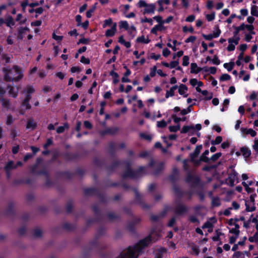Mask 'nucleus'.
<instances>
[{"instance_id": "f257e3e1", "label": "nucleus", "mask_w": 258, "mask_h": 258, "mask_svg": "<svg viewBox=\"0 0 258 258\" xmlns=\"http://www.w3.org/2000/svg\"><path fill=\"white\" fill-rule=\"evenodd\" d=\"M156 235V231L153 230L149 237L140 241L134 246H130L126 250L122 251L117 258H138L142 252V250L147 246L151 241L157 239L154 237Z\"/></svg>"}, {"instance_id": "f03ea898", "label": "nucleus", "mask_w": 258, "mask_h": 258, "mask_svg": "<svg viewBox=\"0 0 258 258\" xmlns=\"http://www.w3.org/2000/svg\"><path fill=\"white\" fill-rule=\"evenodd\" d=\"M4 72V78L7 81H18L23 77L22 71L17 66H14L12 69L5 68L3 69Z\"/></svg>"}, {"instance_id": "7ed1b4c3", "label": "nucleus", "mask_w": 258, "mask_h": 258, "mask_svg": "<svg viewBox=\"0 0 258 258\" xmlns=\"http://www.w3.org/2000/svg\"><path fill=\"white\" fill-rule=\"evenodd\" d=\"M35 92L34 88L31 85H28L25 88L23 92L26 93V96L24 100L22 103V106L25 107V108L27 109H30L31 108V105L29 104V102L31 98V96L30 94L33 93Z\"/></svg>"}, {"instance_id": "20e7f679", "label": "nucleus", "mask_w": 258, "mask_h": 258, "mask_svg": "<svg viewBox=\"0 0 258 258\" xmlns=\"http://www.w3.org/2000/svg\"><path fill=\"white\" fill-rule=\"evenodd\" d=\"M239 40V37H233L228 39L229 45L227 47V50L228 51H233L235 48V45L238 44Z\"/></svg>"}, {"instance_id": "39448f33", "label": "nucleus", "mask_w": 258, "mask_h": 258, "mask_svg": "<svg viewBox=\"0 0 258 258\" xmlns=\"http://www.w3.org/2000/svg\"><path fill=\"white\" fill-rule=\"evenodd\" d=\"M216 222L217 220L215 217H211L203 225L202 228H208V232H211L213 231L214 224L216 223Z\"/></svg>"}, {"instance_id": "423d86ee", "label": "nucleus", "mask_w": 258, "mask_h": 258, "mask_svg": "<svg viewBox=\"0 0 258 258\" xmlns=\"http://www.w3.org/2000/svg\"><path fill=\"white\" fill-rule=\"evenodd\" d=\"M227 182L230 185L233 186L235 182H238V173L235 171H232L229 174Z\"/></svg>"}, {"instance_id": "0eeeda50", "label": "nucleus", "mask_w": 258, "mask_h": 258, "mask_svg": "<svg viewBox=\"0 0 258 258\" xmlns=\"http://www.w3.org/2000/svg\"><path fill=\"white\" fill-rule=\"evenodd\" d=\"M8 93L10 96L16 98L18 94L19 88L16 86H8Z\"/></svg>"}, {"instance_id": "6e6552de", "label": "nucleus", "mask_w": 258, "mask_h": 258, "mask_svg": "<svg viewBox=\"0 0 258 258\" xmlns=\"http://www.w3.org/2000/svg\"><path fill=\"white\" fill-rule=\"evenodd\" d=\"M240 131L243 135H250L252 137H254L256 135V132L251 128L242 127L240 129Z\"/></svg>"}, {"instance_id": "1a4fd4ad", "label": "nucleus", "mask_w": 258, "mask_h": 258, "mask_svg": "<svg viewBox=\"0 0 258 258\" xmlns=\"http://www.w3.org/2000/svg\"><path fill=\"white\" fill-rule=\"evenodd\" d=\"M116 23H113L111 29L106 30L105 33V36L107 37L113 36L116 31Z\"/></svg>"}, {"instance_id": "9d476101", "label": "nucleus", "mask_w": 258, "mask_h": 258, "mask_svg": "<svg viewBox=\"0 0 258 258\" xmlns=\"http://www.w3.org/2000/svg\"><path fill=\"white\" fill-rule=\"evenodd\" d=\"M187 88L184 84H181L178 88V93L180 95H182L183 97H187L188 94H187Z\"/></svg>"}, {"instance_id": "9b49d317", "label": "nucleus", "mask_w": 258, "mask_h": 258, "mask_svg": "<svg viewBox=\"0 0 258 258\" xmlns=\"http://www.w3.org/2000/svg\"><path fill=\"white\" fill-rule=\"evenodd\" d=\"M155 9V6L154 4H147L144 10V13H152L154 14Z\"/></svg>"}, {"instance_id": "f8f14e48", "label": "nucleus", "mask_w": 258, "mask_h": 258, "mask_svg": "<svg viewBox=\"0 0 258 258\" xmlns=\"http://www.w3.org/2000/svg\"><path fill=\"white\" fill-rule=\"evenodd\" d=\"M240 151L242 155L245 158L249 157L251 155L250 150L247 147H242Z\"/></svg>"}, {"instance_id": "ddd939ff", "label": "nucleus", "mask_w": 258, "mask_h": 258, "mask_svg": "<svg viewBox=\"0 0 258 258\" xmlns=\"http://www.w3.org/2000/svg\"><path fill=\"white\" fill-rule=\"evenodd\" d=\"M164 29L163 24H158L155 25L151 30L152 33L157 34L158 31H162Z\"/></svg>"}, {"instance_id": "4468645a", "label": "nucleus", "mask_w": 258, "mask_h": 258, "mask_svg": "<svg viewBox=\"0 0 258 258\" xmlns=\"http://www.w3.org/2000/svg\"><path fill=\"white\" fill-rule=\"evenodd\" d=\"M177 88V86L175 85L174 86L172 87L169 90H167L166 93L165 97L166 98H168L169 97L173 96L174 95V91Z\"/></svg>"}, {"instance_id": "2eb2a0df", "label": "nucleus", "mask_w": 258, "mask_h": 258, "mask_svg": "<svg viewBox=\"0 0 258 258\" xmlns=\"http://www.w3.org/2000/svg\"><path fill=\"white\" fill-rule=\"evenodd\" d=\"M190 67H191V70H190L191 73L197 74V73H199L200 72H201V68L198 67L197 63H191Z\"/></svg>"}, {"instance_id": "dca6fc26", "label": "nucleus", "mask_w": 258, "mask_h": 258, "mask_svg": "<svg viewBox=\"0 0 258 258\" xmlns=\"http://www.w3.org/2000/svg\"><path fill=\"white\" fill-rule=\"evenodd\" d=\"M195 130V127L194 125H185L183 126L182 130L180 132L182 134H185L186 133H189L190 130Z\"/></svg>"}, {"instance_id": "f3484780", "label": "nucleus", "mask_w": 258, "mask_h": 258, "mask_svg": "<svg viewBox=\"0 0 258 258\" xmlns=\"http://www.w3.org/2000/svg\"><path fill=\"white\" fill-rule=\"evenodd\" d=\"M110 75L113 78V83L114 84H116L117 83H118L119 75L117 73H116L114 71H111L110 72Z\"/></svg>"}, {"instance_id": "a211bd4d", "label": "nucleus", "mask_w": 258, "mask_h": 258, "mask_svg": "<svg viewBox=\"0 0 258 258\" xmlns=\"http://www.w3.org/2000/svg\"><path fill=\"white\" fill-rule=\"evenodd\" d=\"M187 209L183 205H179L176 209V212L178 214H182L186 211Z\"/></svg>"}, {"instance_id": "6ab92c4d", "label": "nucleus", "mask_w": 258, "mask_h": 258, "mask_svg": "<svg viewBox=\"0 0 258 258\" xmlns=\"http://www.w3.org/2000/svg\"><path fill=\"white\" fill-rule=\"evenodd\" d=\"M137 41L140 43L147 44L150 42V40L148 37H145L144 36H142L137 38Z\"/></svg>"}, {"instance_id": "aec40b11", "label": "nucleus", "mask_w": 258, "mask_h": 258, "mask_svg": "<svg viewBox=\"0 0 258 258\" xmlns=\"http://www.w3.org/2000/svg\"><path fill=\"white\" fill-rule=\"evenodd\" d=\"M244 24H242L238 27H234L235 31L233 32V37H238V34L240 31L244 30Z\"/></svg>"}, {"instance_id": "412c9836", "label": "nucleus", "mask_w": 258, "mask_h": 258, "mask_svg": "<svg viewBox=\"0 0 258 258\" xmlns=\"http://www.w3.org/2000/svg\"><path fill=\"white\" fill-rule=\"evenodd\" d=\"M118 42L120 43L123 44L126 48H129L131 47V43L128 41H125L123 38V36H120L119 37Z\"/></svg>"}, {"instance_id": "4be33fe9", "label": "nucleus", "mask_w": 258, "mask_h": 258, "mask_svg": "<svg viewBox=\"0 0 258 258\" xmlns=\"http://www.w3.org/2000/svg\"><path fill=\"white\" fill-rule=\"evenodd\" d=\"M250 13L251 15L258 17V7L253 5L251 7Z\"/></svg>"}, {"instance_id": "5701e85b", "label": "nucleus", "mask_w": 258, "mask_h": 258, "mask_svg": "<svg viewBox=\"0 0 258 258\" xmlns=\"http://www.w3.org/2000/svg\"><path fill=\"white\" fill-rule=\"evenodd\" d=\"M171 117L172 118V119H173V121L175 123H177L178 122H179L180 121H184L186 120V117H178L176 116V114H172V116H171Z\"/></svg>"}, {"instance_id": "b1692460", "label": "nucleus", "mask_w": 258, "mask_h": 258, "mask_svg": "<svg viewBox=\"0 0 258 258\" xmlns=\"http://www.w3.org/2000/svg\"><path fill=\"white\" fill-rule=\"evenodd\" d=\"M245 206L246 210L247 212H253L255 210V206L251 203H247V202H246Z\"/></svg>"}, {"instance_id": "393cba45", "label": "nucleus", "mask_w": 258, "mask_h": 258, "mask_svg": "<svg viewBox=\"0 0 258 258\" xmlns=\"http://www.w3.org/2000/svg\"><path fill=\"white\" fill-rule=\"evenodd\" d=\"M248 240L250 242H254L258 244V232H256L253 236L249 237Z\"/></svg>"}, {"instance_id": "a878e982", "label": "nucleus", "mask_w": 258, "mask_h": 258, "mask_svg": "<svg viewBox=\"0 0 258 258\" xmlns=\"http://www.w3.org/2000/svg\"><path fill=\"white\" fill-rule=\"evenodd\" d=\"M16 20L17 21H20V23L21 24H24V23H25L26 22L27 19H26V18H23L22 14H19L17 16V18L16 19Z\"/></svg>"}, {"instance_id": "bb28decb", "label": "nucleus", "mask_w": 258, "mask_h": 258, "mask_svg": "<svg viewBox=\"0 0 258 258\" xmlns=\"http://www.w3.org/2000/svg\"><path fill=\"white\" fill-rule=\"evenodd\" d=\"M119 27L120 28H124L125 30L128 29V24L126 21H121L119 22Z\"/></svg>"}, {"instance_id": "cd10ccee", "label": "nucleus", "mask_w": 258, "mask_h": 258, "mask_svg": "<svg viewBox=\"0 0 258 258\" xmlns=\"http://www.w3.org/2000/svg\"><path fill=\"white\" fill-rule=\"evenodd\" d=\"M239 225L236 226V227H233L229 230V232L231 233L234 234V235H239Z\"/></svg>"}, {"instance_id": "c85d7f7f", "label": "nucleus", "mask_w": 258, "mask_h": 258, "mask_svg": "<svg viewBox=\"0 0 258 258\" xmlns=\"http://www.w3.org/2000/svg\"><path fill=\"white\" fill-rule=\"evenodd\" d=\"M36 127V123L32 120H29L27 124V128L28 129L34 130Z\"/></svg>"}, {"instance_id": "c756f323", "label": "nucleus", "mask_w": 258, "mask_h": 258, "mask_svg": "<svg viewBox=\"0 0 258 258\" xmlns=\"http://www.w3.org/2000/svg\"><path fill=\"white\" fill-rule=\"evenodd\" d=\"M209 153V150H206L204 153L203 154L202 156L201 157V160L202 161H204L205 162H208L210 160V159H209L208 157H206V155H208Z\"/></svg>"}, {"instance_id": "7c9ffc66", "label": "nucleus", "mask_w": 258, "mask_h": 258, "mask_svg": "<svg viewBox=\"0 0 258 258\" xmlns=\"http://www.w3.org/2000/svg\"><path fill=\"white\" fill-rule=\"evenodd\" d=\"M223 66L226 69L228 72H230L234 67V63L233 62L225 63Z\"/></svg>"}, {"instance_id": "2f4dec72", "label": "nucleus", "mask_w": 258, "mask_h": 258, "mask_svg": "<svg viewBox=\"0 0 258 258\" xmlns=\"http://www.w3.org/2000/svg\"><path fill=\"white\" fill-rule=\"evenodd\" d=\"M232 258H245L243 252L236 251L232 255Z\"/></svg>"}, {"instance_id": "473e14b6", "label": "nucleus", "mask_w": 258, "mask_h": 258, "mask_svg": "<svg viewBox=\"0 0 258 258\" xmlns=\"http://www.w3.org/2000/svg\"><path fill=\"white\" fill-rule=\"evenodd\" d=\"M69 128V125L67 123H65L62 126H60L56 129V132L58 134L63 133L66 128Z\"/></svg>"}, {"instance_id": "72a5a7b5", "label": "nucleus", "mask_w": 258, "mask_h": 258, "mask_svg": "<svg viewBox=\"0 0 258 258\" xmlns=\"http://www.w3.org/2000/svg\"><path fill=\"white\" fill-rule=\"evenodd\" d=\"M6 24L9 27H11L14 25L15 23L12 17H8L6 20Z\"/></svg>"}, {"instance_id": "f704fd0d", "label": "nucleus", "mask_w": 258, "mask_h": 258, "mask_svg": "<svg viewBox=\"0 0 258 258\" xmlns=\"http://www.w3.org/2000/svg\"><path fill=\"white\" fill-rule=\"evenodd\" d=\"M206 18L209 22L214 20L215 18V13L212 12L211 14H206Z\"/></svg>"}, {"instance_id": "c9c22d12", "label": "nucleus", "mask_w": 258, "mask_h": 258, "mask_svg": "<svg viewBox=\"0 0 258 258\" xmlns=\"http://www.w3.org/2000/svg\"><path fill=\"white\" fill-rule=\"evenodd\" d=\"M96 9V6H94L92 8L90 9L87 12H86V17L88 18H91L92 16V14L94 12L95 10Z\"/></svg>"}, {"instance_id": "e433bc0d", "label": "nucleus", "mask_w": 258, "mask_h": 258, "mask_svg": "<svg viewBox=\"0 0 258 258\" xmlns=\"http://www.w3.org/2000/svg\"><path fill=\"white\" fill-rule=\"evenodd\" d=\"M140 137L141 138L144 139V140L148 141H150L152 138V136L150 135L144 133H141Z\"/></svg>"}, {"instance_id": "4c0bfd02", "label": "nucleus", "mask_w": 258, "mask_h": 258, "mask_svg": "<svg viewBox=\"0 0 258 258\" xmlns=\"http://www.w3.org/2000/svg\"><path fill=\"white\" fill-rule=\"evenodd\" d=\"M1 101L3 107L6 108L7 109L10 108V102L9 100L3 99Z\"/></svg>"}, {"instance_id": "58836bf2", "label": "nucleus", "mask_w": 258, "mask_h": 258, "mask_svg": "<svg viewBox=\"0 0 258 258\" xmlns=\"http://www.w3.org/2000/svg\"><path fill=\"white\" fill-rule=\"evenodd\" d=\"M244 29H246L247 30L250 31V33L254 34L255 33L254 31H253V30L254 29V27L253 25H245L244 24Z\"/></svg>"}, {"instance_id": "ea45409f", "label": "nucleus", "mask_w": 258, "mask_h": 258, "mask_svg": "<svg viewBox=\"0 0 258 258\" xmlns=\"http://www.w3.org/2000/svg\"><path fill=\"white\" fill-rule=\"evenodd\" d=\"M167 125V123L164 120H162L161 121H158L157 122V126L158 127L163 128L166 126Z\"/></svg>"}, {"instance_id": "a19ab883", "label": "nucleus", "mask_w": 258, "mask_h": 258, "mask_svg": "<svg viewBox=\"0 0 258 258\" xmlns=\"http://www.w3.org/2000/svg\"><path fill=\"white\" fill-rule=\"evenodd\" d=\"M228 224L230 226H234V227H236V226L239 225L237 224V221L236 219H230L228 221Z\"/></svg>"}, {"instance_id": "79ce46f5", "label": "nucleus", "mask_w": 258, "mask_h": 258, "mask_svg": "<svg viewBox=\"0 0 258 258\" xmlns=\"http://www.w3.org/2000/svg\"><path fill=\"white\" fill-rule=\"evenodd\" d=\"M221 34V30L219 29L218 27H216L213 31V34L215 38H217L220 36Z\"/></svg>"}, {"instance_id": "37998d69", "label": "nucleus", "mask_w": 258, "mask_h": 258, "mask_svg": "<svg viewBox=\"0 0 258 258\" xmlns=\"http://www.w3.org/2000/svg\"><path fill=\"white\" fill-rule=\"evenodd\" d=\"M156 73H157L156 66H154L153 67L150 68V76L151 77H154L156 75Z\"/></svg>"}, {"instance_id": "c03bdc74", "label": "nucleus", "mask_w": 258, "mask_h": 258, "mask_svg": "<svg viewBox=\"0 0 258 258\" xmlns=\"http://www.w3.org/2000/svg\"><path fill=\"white\" fill-rule=\"evenodd\" d=\"M15 168H16V166H14V163L12 161L9 162L5 167L6 170L7 171Z\"/></svg>"}, {"instance_id": "a18cd8bd", "label": "nucleus", "mask_w": 258, "mask_h": 258, "mask_svg": "<svg viewBox=\"0 0 258 258\" xmlns=\"http://www.w3.org/2000/svg\"><path fill=\"white\" fill-rule=\"evenodd\" d=\"M220 201L219 198H214L212 200V205L213 206L218 207L220 205Z\"/></svg>"}, {"instance_id": "49530a36", "label": "nucleus", "mask_w": 258, "mask_h": 258, "mask_svg": "<svg viewBox=\"0 0 258 258\" xmlns=\"http://www.w3.org/2000/svg\"><path fill=\"white\" fill-rule=\"evenodd\" d=\"M189 57L187 55H185L182 58V65L183 66H187L189 64Z\"/></svg>"}, {"instance_id": "de8ad7c7", "label": "nucleus", "mask_w": 258, "mask_h": 258, "mask_svg": "<svg viewBox=\"0 0 258 258\" xmlns=\"http://www.w3.org/2000/svg\"><path fill=\"white\" fill-rule=\"evenodd\" d=\"M143 114L147 118H151L152 120H155L156 118V116L155 115H153L152 116H151L150 113L146 110L144 111Z\"/></svg>"}, {"instance_id": "09e8293b", "label": "nucleus", "mask_w": 258, "mask_h": 258, "mask_svg": "<svg viewBox=\"0 0 258 258\" xmlns=\"http://www.w3.org/2000/svg\"><path fill=\"white\" fill-rule=\"evenodd\" d=\"M179 128H180L179 125L170 126L169 127V130L171 132H176L177 131H178L179 130Z\"/></svg>"}, {"instance_id": "8fccbe9b", "label": "nucleus", "mask_w": 258, "mask_h": 258, "mask_svg": "<svg viewBox=\"0 0 258 258\" xmlns=\"http://www.w3.org/2000/svg\"><path fill=\"white\" fill-rule=\"evenodd\" d=\"M182 31L184 33H187L188 32H189L190 33H193L194 31V30L192 27L188 28L187 26H185L182 27Z\"/></svg>"}, {"instance_id": "3c124183", "label": "nucleus", "mask_w": 258, "mask_h": 258, "mask_svg": "<svg viewBox=\"0 0 258 258\" xmlns=\"http://www.w3.org/2000/svg\"><path fill=\"white\" fill-rule=\"evenodd\" d=\"M230 76L227 74H223L220 78V80L222 81L229 80L230 79Z\"/></svg>"}, {"instance_id": "603ef678", "label": "nucleus", "mask_w": 258, "mask_h": 258, "mask_svg": "<svg viewBox=\"0 0 258 258\" xmlns=\"http://www.w3.org/2000/svg\"><path fill=\"white\" fill-rule=\"evenodd\" d=\"M222 141V138L221 136H218L215 139V141L212 142V144L217 145L220 144Z\"/></svg>"}, {"instance_id": "864d4df0", "label": "nucleus", "mask_w": 258, "mask_h": 258, "mask_svg": "<svg viewBox=\"0 0 258 258\" xmlns=\"http://www.w3.org/2000/svg\"><path fill=\"white\" fill-rule=\"evenodd\" d=\"M221 153H217L213 155L210 158V160L215 161L221 156Z\"/></svg>"}, {"instance_id": "5fc2aeb1", "label": "nucleus", "mask_w": 258, "mask_h": 258, "mask_svg": "<svg viewBox=\"0 0 258 258\" xmlns=\"http://www.w3.org/2000/svg\"><path fill=\"white\" fill-rule=\"evenodd\" d=\"M112 23V21L111 19H106L104 21V24L103 25V27L105 28L108 26H110Z\"/></svg>"}, {"instance_id": "6e6d98bb", "label": "nucleus", "mask_w": 258, "mask_h": 258, "mask_svg": "<svg viewBox=\"0 0 258 258\" xmlns=\"http://www.w3.org/2000/svg\"><path fill=\"white\" fill-rule=\"evenodd\" d=\"M197 39V37L195 36H190L187 39L185 40V43H188V42H194Z\"/></svg>"}, {"instance_id": "4d7b16f0", "label": "nucleus", "mask_w": 258, "mask_h": 258, "mask_svg": "<svg viewBox=\"0 0 258 258\" xmlns=\"http://www.w3.org/2000/svg\"><path fill=\"white\" fill-rule=\"evenodd\" d=\"M182 6L183 8L187 9L189 6V2L188 0H180Z\"/></svg>"}, {"instance_id": "13d9d810", "label": "nucleus", "mask_w": 258, "mask_h": 258, "mask_svg": "<svg viewBox=\"0 0 258 258\" xmlns=\"http://www.w3.org/2000/svg\"><path fill=\"white\" fill-rule=\"evenodd\" d=\"M239 204L237 202L233 201L232 203V207H230V209L238 210L239 209Z\"/></svg>"}, {"instance_id": "bf43d9fd", "label": "nucleus", "mask_w": 258, "mask_h": 258, "mask_svg": "<svg viewBox=\"0 0 258 258\" xmlns=\"http://www.w3.org/2000/svg\"><path fill=\"white\" fill-rule=\"evenodd\" d=\"M153 19L156 20L157 22L159 23V24H163L164 23V21H162V18L160 16H156L153 17Z\"/></svg>"}, {"instance_id": "052dcab7", "label": "nucleus", "mask_w": 258, "mask_h": 258, "mask_svg": "<svg viewBox=\"0 0 258 258\" xmlns=\"http://www.w3.org/2000/svg\"><path fill=\"white\" fill-rule=\"evenodd\" d=\"M179 62L178 61H172L169 64V68L171 69L175 68L178 66Z\"/></svg>"}, {"instance_id": "680f3d73", "label": "nucleus", "mask_w": 258, "mask_h": 258, "mask_svg": "<svg viewBox=\"0 0 258 258\" xmlns=\"http://www.w3.org/2000/svg\"><path fill=\"white\" fill-rule=\"evenodd\" d=\"M147 5V4L143 0H140L137 4V6L139 8L146 7Z\"/></svg>"}, {"instance_id": "e2e57ef3", "label": "nucleus", "mask_w": 258, "mask_h": 258, "mask_svg": "<svg viewBox=\"0 0 258 258\" xmlns=\"http://www.w3.org/2000/svg\"><path fill=\"white\" fill-rule=\"evenodd\" d=\"M239 235H233V236H230L229 237V243H234L236 239H237Z\"/></svg>"}, {"instance_id": "0e129e2a", "label": "nucleus", "mask_w": 258, "mask_h": 258, "mask_svg": "<svg viewBox=\"0 0 258 258\" xmlns=\"http://www.w3.org/2000/svg\"><path fill=\"white\" fill-rule=\"evenodd\" d=\"M80 61L85 64H89L90 63V60L88 58H86L85 56H82L81 57Z\"/></svg>"}, {"instance_id": "69168bd1", "label": "nucleus", "mask_w": 258, "mask_h": 258, "mask_svg": "<svg viewBox=\"0 0 258 258\" xmlns=\"http://www.w3.org/2000/svg\"><path fill=\"white\" fill-rule=\"evenodd\" d=\"M170 54V51L167 48H164L162 51V54L164 56L167 57Z\"/></svg>"}, {"instance_id": "338daca9", "label": "nucleus", "mask_w": 258, "mask_h": 258, "mask_svg": "<svg viewBox=\"0 0 258 258\" xmlns=\"http://www.w3.org/2000/svg\"><path fill=\"white\" fill-rule=\"evenodd\" d=\"M199 81L197 79H191L189 81V83L191 86L195 87L197 85Z\"/></svg>"}, {"instance_id": "774afa93", "label": "nucleus", "mask_w": 258, "mask_h": 258, "mask_svg": "<svg viewBox=\"0 0 258 258\" xmlns=\"http://www.w3.org/2000/svg\"><path fill=\"white\" fill-rule=\"evenodd\" d=\"M253 149L257 152H258V140L255 139L254 144L252 146Z\"/></svg>"}]
</instances>
